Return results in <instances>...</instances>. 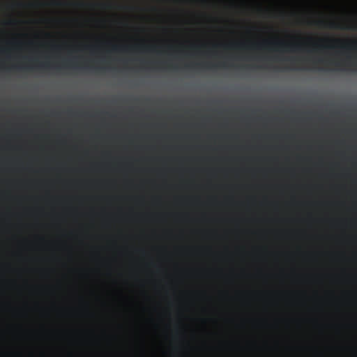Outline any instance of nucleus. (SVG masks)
<instances>
[{
  "label": "nucleus",
  "instance_id": "f03ea898",
  "mask_svg": "<svg viewBox=\"0 0 357 357\" xmlns=\"http://www.w3.org/2000/svg\"><path fill=\"white\" fill-rule=\"evenodd\" d=\"M187 3H199L203 6H208L212 3L211 0H181Z\"/></svg>",
  "mask_w": 357,
  "mask_h": 357
},
{
  "label": "nucleus",
  "instance_id": "39448f33",
  "mask_svg": "<svg viewBox=\"0 0 357 357\" xmlns=\"http://www.w3.org/2000/svg\"><path fill=\"white\" fill-rule=\"evenodd\" d=\"M240 4H241V5H245V4H246V1H245L244 0H243V1H241L240 2Z\"/></svg>",
  "mask_w": 357,
  "mask_h": 357
},
{
  "label": "nucleus",
  "instance_id": "7ed1b4c3",
  "mask_svg": "<svg viewBox=\"0 0 357 357\" xmlns=\"http://www.w3.org/2000/svg\"><path fill=\"white\" fill-rule=\"evenodd\" d=\"M0 22H31V20H0Z\"/></svg>",
  "mask_w": 357,
  "mask_h": 357
},
{
  "label": "nucleus",
  "instance_id": "20e7f679",
  "mask_svg": "<svg viewBox=\"0 0 357 357\" xmlns=\"http://www.w3.org/2000/svg\"><path fill=\"white\" fill-rule=\"evenodd\" d=\"M227 4L230 7H236L238 3H237L234 0H230L227 3Z\"/></svg>",
  "mask_w": 357,
  "mask_h": 357
},
{
  "label": "nucleus",
  "instance_id": "f257e3e1",
  "mask_svg": "<svg viewBox=\"0 0 357 357\" xmlns=\"http://www.w3.org/2000/svg\"><path fill=\"white\" fill-rule=\"evenodd\" d=\"M46 6L55 8L71 7L75 8L90 9L100 8L104 10L112 9L114 8H130L131 7L130 6L117 4L112 1L86 2L84 1L35 0L31 1H13L4 4L0 3V9L5 8L10 10L17 8H38Z\"/></svg>",
  "mask_w": 357,
  "mask_h": 357
}]
</instances>
